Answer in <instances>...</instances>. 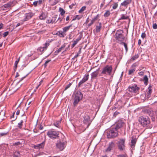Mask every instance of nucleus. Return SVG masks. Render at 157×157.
<instances>
[{
  "instance_id": "864d4df0",
  "label": "nucleus",
  "mask_w": 157,
  "mask_h": 157,
  "mask_svg": "<svg viewBox=\"0 0 157 157\" xmlns=\"http://www.w3.org/2000/svg\"><path fill=\"white\" fill-rule=\"evenodd\" d=\"M146 36V34L144 33H143L141 35V37L143 38V39L145 38Z\"/></svg>"
},
{
  "instance_id": "1a4fd4ad",
  "label": "nucleus",
  "mask_w": 157,
  "mask_h": 157,
  "mask_svg": "<svg viewBox=\"0 0 157 157\" xmlns=\"http://www.w3.org/2000/svg\"><path fill=\"white\" fill-rule=\"evenodd\" d=\"M122 31L121 30H117L116 33V38L118 40L121 41L124 39V37L122 34Z\"/></svg>"
},
{
  "instance_id": "338daca9",
  "label": "nucleus",
  "mask_w": 157,
  "mask_h": 157,
  "mask_svg": "<svg viewBox=\"0 0 157 157\" xmlns=\"http://www.w3.org/2000/svg\"><path fill=\"white\" fill-rule=\"evenodd\" d=\"M2 32H0V39L2 37Z\"/></svg>"
},
{
  "instance_id": "f03ea898",
  "label": "nucleus",
  "mask_w": 157,
  "mask_h": 157,
  "mask_svg": "<svg viewBox=\"0 0 157 157\" xmlns=\"http://www.w3.org/2000/svg\"><path fill=\"white\" fill-rule=\"evenodd\" d=\"M138 120L140 123L144 127L148 125L150 123V119L147 117L141 116L139 117Z\"/></svg>"
},
{
  "instance_id": "473e14b6",
  "label": "nucleus",
  "mask_w": 157,
  "mask_h": 157,
  "mask_svg": "<svg viewBox=\"0 0 157 157\" xmlns=\"http://www.w3.org/2000/svg\"><path fill=\"white\" fill-rule=\"evenodd\" d=\"M89 75L88 74L86 75L84 77L82 78V80L84 82L87 81L89 78Z\"/></svg>"
},
{
  "instance_id": "0eeeda50",
  "label": "nucleus",
  "mask_w": 157,
  "mask_h": 157,
  "mask_svg": "<svg viewBox=\"0 0 157 157\" xmlns=\"http://www.w3.org/2000/svg\"><path fill=\"white\" fill-rule=\"evenodd\" d=\"M125 139H119L117 144L118 149L120 151H123L125 149Z\"/></svg>"
},
{
  "instance_id": "79ce46f5",
  "label": "nucleus",
  "mask_w": 157,
  "mask_h": 157,
  "mask_svg": "<svg viewBox=\"0 0 157 157\" xmlns=\"http://www.w3.org/2000/svg\"><path fill=\"white\" fill-rule=\"evenodd\" d=\"M122 43L124 45V47H125L126 51L127 52L128 50V48L127 44L124 42H122Z\"/></svg>"
},
{
  "instance_id": "0e129e2a",
  "label": "nucleus",
  "mask_w": 157,
  "mask_h": 157,
  "mask_svg": "<svg viewBox=\"0 0 157 157\" xmlns=\"http://www.w3.org/2000/svg\"><path fill=\"white\" fill-rule=\"evenodd\" d=\"M69 19V16H68L66 18V20L67 21H68Z\"/></svg>"
},
{
  "instance_id": "7ed1b4c3",
  "label": "nucleus",
  "mask_w": 157,
  "mask_h": 157,
  "mask_svg": "<svg viewBox=\"0 0 157 157\" xmlns=\"http://www.w3.org/2000/svg\"><path fill=\"white\" fill-rule=\"evenodd\" d=\"M66 144L67 142L66 141L60 140L57 141L56 146L57 149H58L60 151H62L65 148Z\"/></svg>"
},
{
  "instance_id": "052dcab7",
  "label": "nucleus",
  "mask_w": 157,
  "mask_h": 157,
  "mask_svg": "<svg viewBox=\"0 0 157 157\" xmlns=\"http://www.w3.org/2000/svg\"><path fill=\"white\" fill-rule=\"evenodd\" d=\"M28 102V105H29L31 103V101H27V102L26 103V104H25L26 105H27Z\"/></svg>"
},
{
  "instance_id": "c85d7f7f",
  "label": "nucleus",
  "mask_w": 157,
  "mask_h": 157,
  "mask_svg": "<svg viewBox=\"0 0 157 157\" xmlns=\"http://www.w3.org/2000/svg\"><path fill=\"white\" fill-rule=\"evenodd\" d=\"M148 78L147 76L146 75L144 76L143 78V81L144 82V84L145 85H147L148 83Z\"/></svg>"
},
{
  "instance_id": "774afa93",
  "label": "nucleus",
  "mask_w": 157,
  "mask_h": 157,
  "mask_svg": "<svg viewBox=\"0 0 157 157\" xmlns=\"http://www.w3.org/2000/svg\"><path fill=\"white\" fill-rule=\"evenodd\" d=\"M19 76V75L18 73H17H17H16V76H15V77H18Z\"/></svg>"
},
{
  "instance_id": "bb28decb",
  "label": "nucleus",
  "mask_w": 157,
  "mask_h": 157,
  "mask_svg": "<svg viewBox=\"0 0 157 157\" xmlns=\"http://www.w3.org/2000/svg\"><path fill=\"white\" fill-rule=\"evenodd\" d=\"M101 28V23H99V24L96 26L95 29L96 31L98 33L100 31Z\"/></svg>"
},
{
  "instance_id": "9b49d317",
  "label": "nucleus",
  "mask_w": 157,
  "mask_h": 157,
  "mask_svg": "<svg viewBox=\"0 0 157 157\" xmlns=\"http://www.w3.org/2000/svg\"><path fill=\"white\" fill-rule=\"evenodd\" d=\"M144 112L147 113L151 117V119L152 121H155V114H156V112H155V114H154V112L151 110V109H145Z\"/></svg>"
},
{
  "instance_id": "a18cd8bd",
  "label": "nucleus",
  "mask_w": 157,
  "mask_h": 157,
  "mask_svg": "<svg viewBox=\"0 0 157 157\" xmlns=\"http://www.w3.org/2000/svg\"><path fill=\"white\" fill-rule=\"evenodd\" d=\"M152 27L153 29H157V24L155 23L153 24Z\"/></svg>"
},
{
  "instance_id": "e2e57ef3",
  "label": "nucleus",
  "mask_w": 157,
  "mask_h": 157,
  "mask_svg": "<svg viewBox=\"0 0 157 157\" xmlns=\"http://www.w3.org/2000/svg\"><path fill=\"white\" fill-rule=\"evenodd\" d=\"M104 3H102L100 5V8H101L104 5Z\"/></svg>"
},
{
  "instance_id": "4468645a",
  "label": "nucleus",
  "mask_w": 157,
  "mask_h": 157,
  "mask_svg": "<svg viewBox=\"0 0 157 157\" xmlns=\"http://www.w3.org/2000/svg\"><path fill=\"white\" fill-rule=\"evenodd\" d=\"M83 123L87 125L88 127L90 124L91 121L90 120V117L88 115H86L84 117Z\"/></svg>"
},
{
  "instance_id": "6ab92c4d",
  "label": "nucleus",
  "mask_w": 157,
  "mask_h": 157,
  "mask_svg": "<svg viewBox=\"0 0 157 157\" xmlns=\"http://www.w3.org/2000/svg\"><path fill=\"white\" fill-rule=\"evenodd\" d=\"M33 14L32 13H27L25 14V19L24 21H26L28 19L31 18L33 16Z\"/></svg>"
},
{
  "instance_id": "412c9836",
  "label": "nucleus",
  "mask_w": 157,
  "mask_h": 157,
  "mask_svg": "<svg viewBox=\"0 0 157 157\" xmlns=\"http://www.w3.org/2000/svg\"><path fill=\"white\" fill-rule=\"evenodd\" d=\"M43 1L42 0H39L37 1H35L33 3V5L35 7L37 5H40L42 3Z\"/></svg>"
},
{
  "instance_id": "8fccbe9b",
  "label": "nucleus",
  "mask_w": 157,
  "mask_h": 157,
  "mask_svg": "<svg viewBox=\"0 0 157 157\" xmlns=\"http://www.w3.org/2000/svg\"><path fill=\"white\" fill-rule=\"evenodd\" d=\"M71 83H70L65 88L64 90H66L69 88L71 86Z\"/></svg>"
},
{
  "instance_id": "72a5a7b5",
  "label": "nucleus",
  "mask_w": 157,
  "mask_h": 157,
  "mask_svg": "<svg viewBox=\"0 0 157 157\" xmlns=\"http://www.w3.org/2000/svg\"><path fill=\"white\" fill-rule=\"evenodd\" d=\"M110 12L109 10H107L104 14V16L105 17H109L110 15Z\"/></svg>"
},
{
  "instance_id": "ddd939ff",
  "label": "nucleus",
  "mask_w": 157,
  "mask_h": 157,
  "mask_svg": "<svg viewBox=\"0 0 157 157\" xmlns=\"http://www.w3.org/2000/svg\"><path fill=\"white\" fill-rule=\"evenodd\" d=\"M125 125L124 123L121 120H119L116 122V126L114 127L118 130V129L123 127Z\"/></svg>"
},
{
  "instance_id": "a878e982",
  "label": "nucleus",
  "mask_w": 157,
  "mask_h": 157,
  "mask_svg": "<svg viewBox=\"0 0 157 157\" xmlns=\"http://www.w3.org/2000/svg\"><path fill=\"white\" fill-rule=\"evenodd\" d=\"M46 17V15L43 12H41V14L39 16V18L40 19L44 20V19Z\"/></svg>"
},
{
  "instance_id": "cd10ccee",
  "label": "nucleus",
  "mask_w": 157,
  "mask_h": 157,
  "mask_svg": "<svg viewBox=\"0 0 157 157\" xmlns=\"http://www.w3.org/2000/svg\"><path fill=\"white\" fill-rule=\"evenodd\" d=\"M44 142H43L41 144H39L36 146H35V148H42L43 147H44Z\"/></svg>"
},
{
  "instance_id": "20e7f679",
  "label": "nucleus",
  "mask_w": 157,
  "mask_h": 157,
  "mask_svg": "<svg viewBox=\"0 0 157 157\" xmlns=\"http://www.w3.org/2000/svg\"><path fill=\"white\" fill-rule=\"evenodd\" d=\"M112 69L113 68L111 65H107L103 67L101 74L110 75Z\"/></svg>"
},
{
  "instance_id": "6e6552de",
  "label": "nucleus",
  "mask_w": 157,
  "mask_h": 157,
  "mask_svg": "<svg viewBox=\"0 0 157 157\" xmlns=\"http://www.w3.org/2000/svg\"><path fill=\"white\" fill-rule=\"evenodd\" d=\"M128 89L129 92L134 93H137L140 89L139 88L137 87V85L136 84L130 86L128 87Z\"/></svg>"
},
{
  "instance_id": "dca6fc26",
  "label": "nucleus",
  "mask_w": 157,
  "mask_h": 157,
  "mask_svg": "<svg viewBox=\"0 0 157 157\" xmlns=\"http://www.w3.org/2000/svg\"><path fill=\"white\" fill-rule=\"evenodd\" d=\"M26 117L23 115L22 116L20 122L18 123V127L20 128H22V123L24 122H26Z\"/></svg>"
},
{
  "instance_id": "69168bd1",
  "label": "nucleus",
  "mask_w": 157,
  "mask_h": 157,
  "mask_svg": "<svg viewBox=\"0 0 157 157\" xmlns=\"http://www.w3.org/2000/svg\"><path fill=\"white\" fill-rule=\"evenodd\" d=\"M21 25V24L20 23H18L17 24V25H16V27H17Z\"/></svg>"
},
{
  "instance_id": "de8ad7c7",
  "label": "nucleus",
  "mask_w": 157,
  "mask_h": 157,
  "mask_svg": "<svg viewBox=\"0 0 157 157\" xmlns=\"http://www.w3.org/2000/svg\"><path fill=\"white\" fill-rule=\"evenodd\" d=\"M7 133H0V136H6L7 134Z\"/></svg>"
},
{
  "instance_id": "a211bd4d",
  "label": "nucleus",
  "mask_w": 157,
  "mask_h": 157,
  "mask_svg": "<svg viewBox=\"0 0 157 157\" xmlns=\"http://www.w3.org/2000/svg\"><path fill=\"white\" fill-rule=\"evenodd\" d=\"M132 0H125L123 2L121 3V6H126L128 5L131 3Z\"/></svg>"
},
{
  "instance_id": "6e6d98bb",
  "label": "nucleus",
  "mask_w": 157,
  "mask_h": 157,
  "mask_svg": "<svg viewBox=\"0 0 157 157\" xmlns=\"http://www.w3.org/2000/svg\"><path fill=\"white\" fill-rule=\"evenodd\" d=\"M138 74L140 76H142L144 75V72L143 71H141L138 73Z\"/></svg>"
},
{
  "instance_id": "c03bdc74",
  "label": "nucleus",
  "mask_w": 157,
  "mask_h": 157,
  "mask_svg": "<svg viewBox=\"0 0 157 157\" xmlns=\"http://www.w3.org/2000/svg\"><path fill=\"white\" fill-rule=\"evenodd\" d=\"M117 6L118 4L117 3H115L113 6V9H115L117 8Z\"/></svg>"
},
{
  "instance_id": "2f4dec72",
  "label": "nucleus",
  "mask_w": 157,
  "mask_h": 157,
  "mask_svg": "<svg viewBox=\"0 0 157 157\" xmlns=\"http://www.w3.org/2000/svg\"><path fill=\"white\" fill-rule=\"evenodd\" d=\"M128 18V17L127 16H125L124 14H122L121 17L119 19V20L127 19Z\"/></svg>"
},
{
  "instance_id": "7c9ffc66",
  "label": "nucleus",
  "mask_w": 157,
  "mask_h": 157,
  "mask_svg": "<svg viewBox=\"0 0 157 157\" xmlns=\"http://www.w3.org/2000/svg\"><path fill=\"white\" fill-rule=\"evenodd\" d=\"M72 26V25H71L65 27L63 28V30L64 32H66L68 31L70 28Z\"/></svg>"
},
{
  "instance_id": "c756f323",
  "label": "nucleus",
  "mask_w": 157,
  "mask_h": 157,
  "mask_svg": "<svg viewBox=\"0 0 157 157\" xmlns=\"http://www.w3.org/2000/svg\"><path fill=\"white\" fill-rule=\"evenodd\" d=\"M65 47V45L64 44L62 45L60 48L56 51V52L59 53L61 52L62 49Z\"/></svg>"
},
{
  "instance_id": "13d9d810",
  "label": "nucleus",
  "mask_w": 157,
  "mask_h": 157,
  "mask_svg": "<svg viewBox=\"0 0 157 157\" xmlns=\"http://www.w3.org/2000/svg\"><path fill=\"white\" fill-rule=\"evenodd\" d=\"M3 24L2 23L0 24V29H2L3 27Z\"/></svg>"
},
{
  "instance_id": "680f3d73",
  "label": "nucleus",
  "mask_w": 157,
  "mask_h": 157,
  "mask_svg": "<svg viewBox=\"0 0 157 157\" xmlns=\"http://www.w3.org/2000/svg\"><path fill=\"white\" fill-rule=\"evenodd\" d=\"M59 36H62L63 37V33H59Z\"/></svg>"
},
{
  "instance_id": "2eb2a0df",
  "label": "nucleus",
  "mask_w": 157,
  "mask_h": 157,
  "mask_svg": "<svg viewBox=\"0 0 157 157\" xmlns=\"http://www.w3.org/2000/svg\"><path fill=\"white\" fill-rule=\"evenodd\" d=\"M115 142H112L109 144V146L106 150V152L110 151L115 147Z\"/></svg>"
},
{
  "instance_id": "c9c22d12",
  "label": "nucleus",
  "mask_w": 157,
  "mask_h": 157,
  "mask_svg": "<svg viewBox=\"0 0 157 157\" xmlns=\"http://www.w3.org/2000/svg\"><path fill=\"white\" fill-rule=\"evenodd\" d=\"M20 153L18 151L15 152L13 154L14 157H18L19 156Z\"/></svg>"
},
{
  "instance_id": "4be33fe9",
  "label": "nucleus",
  "mask_w": 157,
  "mask_h": 157,
  "mask_svg": "<svg viewBox=\"0 0 157 157\" xmlns=\"http://www.w3.org/2000/svg\"><path fill=\"white\" fill-rule=\"evenodd\" d=\"M148 90L147 92V97L148 98H149L150 95L151 94L152 92V87L150 85L148 88Z\"/></svg>"
},
{
  "instance_id": "393cba45",
  "label": "nucleus",
  "mask_w": 157,
  "mask_h": 157,
  "mask_svg": "<svg viewBox=\"0 0 157 157\" xmlns=\"http://www.w3.org/2000/svg\"><path fill=\"white\" fill-rule=\"evenodd\" d=\"M136 138H132L131 141V147L132 148H133L136 144Z\"/></svg>"
},
{
  "instance_id": "e433bc0d",
  "label": "nucleus",
  "mask_w": 157,
  "mask_h": 157,
  "mask_svg": "<svg viewBox=\"0 0 157 157\" xmlns=\"http://www.w3.org/2000/svg\"><path fill=\"white\" fill-rule=\"evenodd\" d=\"M136 69L135 68H133L129 70L128 72V75H131L132 73H133L135 71Z\"/></svg>"
},
{
  "instance_id": "423d86ee",
  "label": "nucleus",
  "mask_w": 157,
  "mask_h": 157,
  "mask_svg": "<svg viewBox=\"0 0 157 157\" xmlns=\"http://www.w3.org/2000/svg\"><path fill=\"white\" fill-rule=\"evenodd\" d=\"M82 94L81 92H77L75 94V100L73 103V105L75 106L79 102L80 100H81L82 98Z\"/></svg>"
},
{
  "instance_id": "b1692460",
  "label": "nucleus",
  "mask_w": 157,
  "mask_h": 157,
  "mask_svg": "<svg viewBox=\"0 0 157 157\" xmlns=\"http://www.w3.org/2000/svg\"><path fill=\"white\" fill-rule=\"evenodd\" d=\"M82 36H80L78 37L74 42L71 45L72 48H73L78 43L79 41L81 39Z\"/></svg>"
},
{
  "instance_id": "58836bf2",
  "label": "nucleus",
  "mask_w": 157,
  "mask_h": 157,
  "mask_svg": "<svg viewBox=\"0 0 157 157\" xmlns=\"http://www.w3.org/2000/svg\"><path fill=\"white\" fill-rule=\"evenodd\" d=\"M20 59L19 58L17 60H16L15 62V63H14V67L15 69H16L17 67V64L18 63V62H19Z\"/></svg>"
},
{
  "instance_id": "bf43d9fd",
  "label": "nucleus",
  "mask_w": 157,
  "mask_h": 157,
  "mask_svg": "<svg viewBox=\"0 0 157 157\" xmlns=\"http://www.w3.org/2000/svg\"><path fill=\"white\" fill-rule=\"evenodd\" d=\"M20 113V110L19 109H18L16 112V114L17 115H18Z\"/></svg>"
},
{
  "instance_id": "ea45409f",
  "label": "nucleus",
  "mask_w": 157,
  "mask_h": 157,
  "mask_svg": "<svg viewBox=\"0 0 157 157\" xmlns=\"http://www.w3.org/2000/svg\"><path fill=\"white\" fill-rule=\"evenodd\" d=\"M86 9V7L85 6H83L82 7L81 9L79 11V13H81L83 11H84Z\"/></svg>"
},
{
  "instance_id": "4c0bfd02",
  "label": "nucleus",
  "mask_w": 157,
  "mask_h": 157,
  "mask_svg": "<svg viewBox=\"0 0 157 157\" xmlns=\"http://www.w3.org/2000/svg\"><path fill=\"white\" fill-rule=\"evenodd\" d=\"M60 123V121H56V122L54 123V125L55 126L57 127H59V124Z\"/></svg>"
},
{
  "instance_id": "f8f14e48",
  "label": "nucleus",
  "mask_w": 157,
  "mask_h": 157,
  "mask_svg": "<svg viewBox=\"0 0 157 157\" xmlns=\"http://www.w3.org/2000/svg\"><path fill=\"white\" fill-rule=\"evenodd\" d=\"M16 2L15 1H10L4 5L2 8H3V9H9L14 6L16 4Z\"/></svg>"
},
{
  "instance_id": "f257e3e1",
  "label": "nucleus",
  "mask_w": 157,
  "mask_h": 157,
  "mask_svg": "<svg viewBox=\"0 0 157 157\" xmlns=\"http://www.w3.org/2000/svg\"><path fill=\"white\" fill-rule=\"evenodd\" d=\"M106 133L107 136L108 138H114L118 135V131L114 127L108 129Z\"/></svg>"
},
{
  "instance_id": "603ef678",
  "label": "nucleus",
  "mask_w": 157,
  "mask_h": 157,
  "mask_svg": "<svg viewBox=\"0 0 157 157\" xmlns=\"http://www.w3.org/2000/svg\"><path fill=\"white\" fill-rule=\"evenodd\" d=\"M117 157H127V156L125 155H118Z\"/></svg>"
},
{
  "instance_id": "f3484780",
  "label": "nucleus",
  "mask_w": 157,
  "mask_h": 157,
  "mask_svg": "<svg viewBox=\"0 0 157 157\" xmlns=\"http://www.w3.org/2000/svg\"><path fill=\"white\" fill-rule=\"evenodd\" d=\"M49 44L48 43H46L45 44L44 47H40L38 48V50L40 52H43L44 50H46L48 47L49 45Z\"/></svg>"
},
{
  "instance_id": "37998d69",
  "label": "nucleus",
  "mask_w": 157,
  "mask_h": 157,
  "mask_svg": "<svg viewBox=\"0 0 157 157\" xmlns=\"http://www.w3.org/2000/svg\"><path fill=\"white\" fill-rule=\"evenodd\" d=\"M9 34V32L8 31L4 33H3L2 34V35H3V36L4 37H6V36H7Z\"/></svg>"
},
{
  "instance_id": "aec40b11",
  "label": "nucleus",
  "mask_w": 157,
  "mask_h": 157,
  "mask_svg": "<svg viewBox=\"0 0 157 157\" xmlns=\"http://www.w3.org/2000/svg\"><path fill=\"white\" fill-rule=\"evenodd\" d=\"M99 14H97L96 16H95L94 18H93L91 21V22L88 25V26H90L93 24L94 22L97 20L99 18Z\"/></svg>"
},
{
  "instance_id": "49530a36",
  "label": "nucleus",
  "mask_w": 157,
  "mask_h": 157,
  "mask_svg": "<svg viewBox=\"0 0 157 157\" xmlns=\"http://www.w3.org/2000/svg\"><path fill=\"white\" fill-rule=\"evenodd\" d=\"M84 82H85L82 80L79 82L78 84V86L80 87V86Z\"/></svg>"
},
{
  "instance_id": "f704fd0d",
  "label": "nucleus",
  "mask_w": 157,
  "mask_h": 157,
  "mask_svg": "<svg viewBox=\"0 0 157 157\" xmlns=\"http://www.w3.org/2000/svg\"><path fill=\"white\" fill-rule=\"evenodd\" d=\"M59 11L60 12V14L61 15H63L65 13V11L62 8H60L59 9Z\"/></svg>"
},
{
  "instance_id": "3c124183",
  "label": "nucleus",
  "mask_w": 157,
  "mask_h": 157,
  "mask_svg": "<svg viewBox=\"0 0 157 157\" xmlns=\"http://www.w3.org/2000/svg\"><path fill=\"white\" fill-rule=\"evenodd\" d=\"M51 61V60H47L46 61L44 64V66L45 67H46L47 64Z\"/></svg>"
},
{
  "instance_id": "9d476101",
  "label": "nucleus",
  "mask_w": 157,
  "mask_h": 157,
  "mask_svg": "<svg viewBox=\"0 0 157 157\" xmlns=\"http://www.w3.org/2000/svg\"><path fill=\"white\" fill-rule=\"evenodd\" d=\"M57 15H55L54 17H52V18H48L46 21V23L48 24L53 23L56 22L59 19V18H57Z\"/></svg>"
},
{
  "instance_id": "a19ab883",
  "label": "nucleus",
  "mask_w": 157,
  "mask_h": 157,
  "mask_svg": "<svg viewBox=\"0 0 157 157\" xmlns=\"http://www.w3.org/2000/svg\"><path fill=\"white\" fill-rule=\"evenodd\" d=\"M139 57V56L138 55H136L134 56L133 57H132V58L131 59L133 60H134L137 59Z\"/></svg>"
},
{
  "instance_id": "39448f33",
  "label": "nucleus",
  "mask_w": 157,
  "mask_h": 157,
  "mask_svg": "<svg viewBox=\"0 0 157 157\" xmlns=\"http://www.w3.org/2000/svg\"><path fill=\"white\" fill-rule=\"evenodd\" d=\"M47 135L52 139H56L59 137V132L51 129L47 132Z\"/></svg>"
},
{
  "instance_id": "09e8293b",
  "label": "nucleus",
  "mask_w": 157,
  "mask_h": 157,
  "mask_svg": "<svg viewBox=\"0 0 157 157\" xmlns=\"http://www.w3.org/2000/svg\"><path fill=\"white\" fill-rule=\"evenodd\" d=\"M20 144H21V143L19 142L13 143V145L14 146L17 145H20Z\"/></svg>"
},
{
  "instance_id": "5fc2aeb1",
  "label": "nucleus",
  "mask_w": 157,
  "mask_h": 157,
  "mask_svg": "<svg viewBox=\"0 0 157 157\" xmlns=\"http://www.w3.org/2000/svg\"><path fill=\"white\" fill-rule=\"evenodd\" d=\"M81 50V48H80L79 51V54L78 53L76 55H75V56H74V58H76L78 56L79 54L80 53Z\"/></svg>"
},
{
  "instance_id": "4d7b16f0",
  "label": "nucleus",
  "mask_w": 157,
  "mask_h": 157,
  "mask_svg": "<svg viewBox=\"0 0 157 157\" xmlns=\"http://www.w3.org/2000/svg\"><path fill=\"white\" fill-rule=\"evenodd\" d=\"M141 43V41L140 39H139L138 40V44L139 45H140Z\"/></svg>"
},
{
  "instance_id": "5701e85b",
  "label": "nucleus",
  "mask_w": 157,
  "mask_h": 157,
  "mask_svg": "<svg viewBox=\"0 0 157 157\" xmlns=\"http://www.w3.org/2000/svg\"><path fill=\"white\" fill-rule=\"evenodd\" d=\"M98 71L96 70V71L92 73L91 74V78L94 79L98 75Z\"/></svg>"
}]
</instances>
